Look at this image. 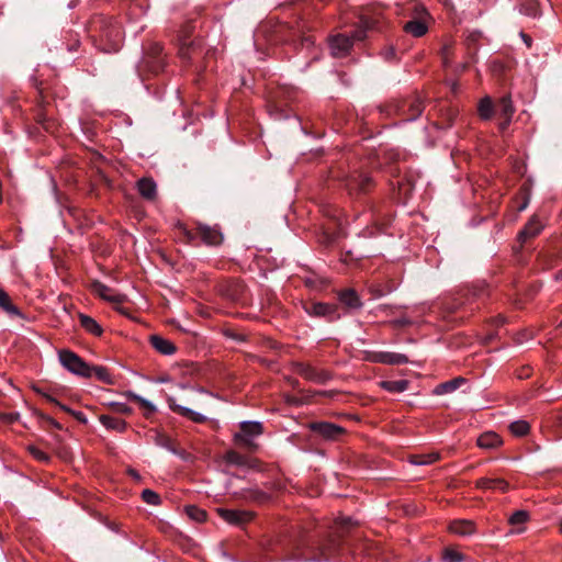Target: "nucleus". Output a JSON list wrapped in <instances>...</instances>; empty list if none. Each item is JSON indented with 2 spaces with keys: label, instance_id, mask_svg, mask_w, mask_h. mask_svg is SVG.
Segmentation results:
<instances>
[{
  "label": "nucleus",
  "instance_id": "39",
  "mask_svg": "<svg viewBox=\"0 0 562 562\" xmlns=\"http://www.w3.org/2000/svg\"><path fill=\"white\" fill-rule=\"evenodd\" d=\"M225 460L229 464H235V465H239V467H244L247 464L246 458L243 454H240L234 450H229L226 452Z\"/></svg>",
  "mask_w": 562,
  "mask_h": 562
},
{
  "label": "nucleus",
  "instance_id": "57",
  "mask_svg": "<svg viewBox=\"0 0 562 562\" xmlns=\"http://www.w3.org/2000/svg\"><path fill=\"white\" fill-rule=\"evenodd\" d=\"M520 37L522 38V41L527 45V47L530 48L531 44H532V38L528 34H526L524 32H520Z\"/></svg>",
  "mask_w": 562,
  "mask_h": 562
},
{
  "label": "nucleus",
  "instance_id": "60",
  "mask_svg": "<svg viewBox=\"0 0 562 562\" xmlns=\"http://www.w3.org/2000/svg\"><path fill=\"white\" fill-rule=\"evenodd\" d=\"M58 407H59L61 411H64V412H66V413H68V414H70V415H72V413H74V409H71L70 407H68L67 405H65V404H63V403H60V405H59Z\"/></svg>",
  "mask_w": 562,
  "mask_h": 562
},
{
  "label": "nucleus",
  "instance_id": "53",
  "mask_svg": "<svg viewBox=\"0 0 562 562\" xmlns=\"http://www.w3.org/2000/svg\"><path fill=\"white\" fill-rule=\"evenodd\" d=\"M72 416L81 424H87L88 419L82 412L74 411Z\"/></svg>",
  "mask_w": 562,
  "mask_h": 562
},
{
  "label": "nucleus",
  "instance_id": "9",
  "mask_svg": "<svg viewBox=\"0 0 562 562\" xmlns=\"http://www.w3.org/2000/svg\"><path fill=\"white\" fill-rule=\"evenodd\" d=\"M263 431L260 422H243L240 424V432L235 435V440L247 448L255 449L257 446L254 443L252 438L261 435Z\"/></svg>",
  "mask_w": 562,
  "mask_h": 562
},
{
  "label": "nucleus",
  "instance_id": "26",
  "mask_svg": "<svg viewBox=\"0 0 562 562\" xmlns=\"http://www.w3.org/2000/svg\"><path fill=\"white\" fill-rule=\"evenodd\" d=\"M92 289L105 301L112 302V303H122L125 299L124 295H108V292H110V288L103 284L102 282L95 280L92 282Z\"/></svg>",
  "mask_w": 562,
  "mask_h": 562
},
{
  "label": "nucleus",
  "instance_id": "43",
  "mask_svg": "<svg viewBox=\"0 0 562 562\" xmlns=\"http://www.w3.org/2000/svg\"><path fill=\"white\" fill-rule=\"evenodd\" d=\"M529 519V513L526 510H516L509 518L508 522L512 526L525 524Z\"/></svg>",
  "mask_w": 562,
  "mask_h": 562
},
{
  "label": "nucleus",
  "instance_id": "45",
  "mask_svg": "<svg viewBox=\"0 0 562 562\" xmlns=\"http://www.w3.org/2000/svg\"><path fill=\"white\" fill-rule=\"evenodd\" d=\"M108 406L114 413H117V414L130 415L132 413V411H133L132 407H130L125 403H120V402H110V403H108Z\"/></svg>",
  "mask_w": 562,
  "mask_h": 562
},
{
  "label": "nucleus",
  "instance_id": "19",
  "mask_svg": "<svg viewBox=\"0 0 562 562\" xmlns=\"http://www.w3.org/2000/svg\"><path fill=\"white\" fill-rule=\"evenodd\" d=\"M476 487L482 490H501L502 492L508 491V483L503 479H488L482 477L476 481Z\"/></svg>",
  "mask_w": 562,
  "mask_h": 562
},
{
  "label": "nucleus",
  "instance_id": "25",
  "mask_svg": "<svg viewBox=\"0 0 562 562\" xmlns=\"http://www.w3.org/2000/svg\"><path fill=\"white\" fill-rule=\"evenodd\" d=\"M79 321H80L81 327L89 334L94 335L97 337L102 335V333H103L102 327L91 316L80 313Z\"/></svg>",
  "mask_w": 562,
  "mask_h": 562
},
{
  "label": "nucleus",
  "instance_id": "11",
  "mask_svg": "<svg viewBox=\"0 0 562 562\" xmlns=\"http://www.w3.org/2000/svg\"><path fill=\"white\" fill-rule=\"evenodd\" d=\"M423 110V102L419 98L404 100L396 106L397 113L403 116L405 122L415 121L422 115Z\"/></svg>",
  "mask_w": 562,
  "mask_h": 562
},
{
  "label": "nucleus",
  "instance_id": "36",
  "mask_svg": "<svg viewBox=\"0 0 562 562\" xmlns=\"http://www.w3.org/2000/svg\"><path fill=\"white\" fill-rule=\"evenodd\" d=\"M154 441L157 446L162 447L175 454H178V450L176 449L172 440L168 436L161 432H156Z\"/></svg>",
  "mask_w": 562,
  "mask_h": 562
},
{
  "label": "nucleus",
  "instance_id": "5",
  "mask_svg": "<svg viewBox=\"0 0 562 562\" xmlns=\"http://www.w3.org/2000/svg\"><path fill=\"white\" fill-rule=\"evenodd\" d=\"M342 183L350 196L367 194L373 187V180L364 172L355 170L342 178Z\"/></svg>",
  "mask_w": 562,
  "mask_h": 562
},
{
  "label": "nucleus",
  "instance_id": "21",
  "mask_svg": "<svg viewBox=\"0 0 562 562\" xmlns=\"http://www.w3.org/2000/svg\"><path fill=\"white\" fill-rule=\"evenodd\" d=\"M502 443L501 437L494 431H486L477 438V446L482 449H494Z\"/></svg>",
  "mask_w": 562,
  "mask_h": 562
},
{
  "label": "nucleus",
  "instance_id": "34",
  "mask_svg": "<svg viewBox=\"0 0 562 562\" xmlns=\"http://www.w3.org/2000/svg\"><path fill=\"white\" fill-rule=\"evenodd\" d=\"M510 432L516 437L526 436L530 430V425L526 420H516L509 425Z\"/></svg>",
  "mask_w": 562,
  "mask_h": 562
},
{
  "label": "nucleus",
  "instance_id": "29",
  "mask_svg": "<svg viewBox=\"0 0 562 562\" xmlns=\"http://www.w3.org/2000/svg\"><path fill=\"white\" fill-rule=\"evenodd\" d=\"M427 30V25L420 20H412L404 25V31L414 35L415 37L425 35Z\"/></svg>",
  "mask_w": 562,
  "mask_h": 562
},
{
  "label": "nucleus",
  "instance_id": "55",
  "mask_svg": "<svg viewBox=\"0 0 562 562\" xmlns=\"http://www.w3.org/2000/svg\"><path fill=\"white\" fill-rule=\"evenodd\" d=\"M518 379L524 380L530 376V368H521V370L517 374Z\"/></svg>",
  "mask_w": 562,
  "mask_h": 562
},
{
  "label": "nucleus",
  "instance_id": "40",
  "mask_svg": "<svg viewBox=\"0 0 562 562\" xmlns=\"http://www.w3.org/2000/svg\"><path fill=\"white\" fill-rule=\"evenodd\" d=\"M291 32L293 33V36L291 37V41L294 43V45H296V42L299 41L300 42V45L302 47H310L314 44V41L312 38V36L310 35H302L301 32L299 31H292ZM286 41H290V38H286Z\"/></svg>",
  "mask_w": 562,
  "mask_h": 562
},
{
  "label": "nucleus",
  "instance_id": "47",
  "mask_svg": "<svg viewBox=\"0 0 562 562\" xmlns=\"http://www.w3.org/2000/svg\"><path fill=\"white\" fill-rule=\"evenodd\" d=\"M29 451L38 461L48 462L50 460V457L46 452L40 450L38 448H36L34 446H30Z\"/></svg>",
  "mask_w": 562,
  "mask_h": 562
},
{
  "label": "nucleus",
  "instance_id": "35",
  "mask_svg": "<svg viewBox=\"0 0 562 562\" xmlns=\"http://www.w3.org/2000/svg\"><path fill=\"white\" fill-rule=\"evenodd\" d=\"M479 113H480V116L484 120H488L492 117V115L494 113V105H493L492 100L488 97H486L480 101Z\"/></svg>",
  "mask_w": 562,
  "mask_h": 562
},
{
  "label": "nucleus",
  "instance_id": "31",
  "mask_svg": "<svg viewBox=\"0 0 562 562\" xmlns=\"http://www.w3.org/2000/svg\"><path fill=\"white\" fill-rule=\"evenodd\" d=\"M91 370V376L94 374V376L109 385H113L115 383L114 378L110 374L109 370L105 367L102 366H90Z\"/></svg>",
  "mask_w": 562,
  "mask_h": 562
},
{
  "label": "nucleus",
  "instance_id": "13",
  "mask_svg": "<svg viewBox=\"0 0 562 562\" xmlns=\"http://www.w3.org/2000/svg\"><path fill=\"white\" fill-rule=\"evenodd\" d=\"M198 236L207 246H218L223 241L222 233L206 224L198 223L196 225Z\"/></svg>",
  "mask_w": 562,
  "mask_h": 562
},
{
  "label": "nucleus",
  "instance_id": "56",
  "mask_svg": "<svg viewBox=\"0 0 562 562\" xmlns=\"http://www.w3.org/2000/svg\"><path fill=\"white\" fill-rule=\"evenodd\" d=\"M43 397H44L48 403L54 404V405H56L57 407L60 405V402H59L56 397H54V396H52V395H49V394H43Z\"/></svg>",
  "mask_w": 562,
  "mask_h": 562
},
{
  "label": "nucleus",
  "instance_id": "6",
  "mask_svg": "<svg viewBox=\"0 0 562 562\" xmlns=\"http://www.w3.org/2000/svg\"><path fill=\"white\" fill-rule=\"evenodd\" d=\"M307 427L315 436L326 441L338 440L346 432L344 427L329 422H312Z\"/></svg>",
  "mask_w": 562,
  "mask_h": 562
},
{
  "label": "nucleus",
  "instance_id": "41",
  "mask_svg": "<svg viewBox=\"0 0 562 562\" xmlns=\"http://www.w3.org/2000/svg\"><path fill=\"white\" fill-rule=\"evenodd\" d=\"M520 12L532 18H536L540 14L538 3L532 0L522 2L520 4Z\"/></svg>",
  "mask_w": 562,
  "mask_h": 562
},
{
  "label": "nucleus",
  "instance_id": "23",
  "mask_svg": "<svg viewBox=\"0 0 562 562\" xmlns=\"http://www.w3.org/2000/svg\"><path fill=\"white\" fill-rule=\"evenodd\" d=\"M465 382H467V380L462 376L451 379L449 381L438 384L434 390V394L442 395V394L451 393V392L456 391L457 389H459Z\"/></svg>",
  "mask_w": 562,
  "mask_h": 562
},
{
  "label": "nucleus",
  "instance_id": "54",
  "mask_svg": "<svg viewBox=\"0 0 562 562\" xmlns=\"http://www.w3.org/2000/svg\"><path fill=\"white\" fill-rule=\"evenodd\" d=\"M127 474L133 479L135 480L136 482H140L142 481V476L140 474L133 468H128L127 469Z\"/></svg>",
  "mask_w": 562,
  "mask_h": 562
},
{
  "label": "nucleus",
  "instance_id": "52",
  "mask_svg": "<svg viewBox=\"0 0 562 562\" xmlns=\"http://www.w3.org/2000/svg\"><path fill=\"white\" fill-rule=\"evenodd\" d=\"M412 462L417 465L430 464L431 460H428V456H415Z\"/></svg>",
  "mask_w": 562,
  "mask_h": 562
},
{
  "label": "nucleus",
  "instance_id": "49",
  "mask_svg": "<svg viewBox=\"0 0 562 562\" xmlns=\"http://www.w3.org/2000/svg\"><path fill=\"white\" fill-rule=\"evenodd\" d=\"M19 413H0V420L4 422L5 424H13L19 419Z\"/></svg>",
  "mask_w": 562,
  "mask_h": 562
},
{
  "label": "nucleus",
  "instance_id": "42",
  "mask_svg": "<svg viewBox=\"0 0 562 562\" xmlns=\"http://www.w3.org/2000/svg\"><path fill=\"white\" fill-rule=\"evenodd\" d=\"M142 499L149 504L157 506L161 503V497L155 491L146 488L142 492Z\"/></svg>",
  "mask_w": 562,
  "mask_h": 562
},
{
  "label": "nucleus",
  "instance_id": "32",
  "mask_svg": "<svg viewBox=\"0 0 562 562\" xmlns=\"http://www.w3.org/2000/svg\"><path fill=\"white\" fill-rule=\"evenodd\" d=\"M126 396L130 397L131 400L135 401L136 403H138L143 408L146 409L145 412V417H149L151 414H154L156 412V407L155 405L147 401L146 398L133 393L132 391H128L126 392Z\"/></svg>",
  "mask_w": 562,
  "mask_h": 562
},
{
  "label": "nucleus",
  "instance_id": "15",
  "mask_svg": "<svg viewBox=\"0 0 562 562\" xmlns=\"http://www.w3.org/2000/svg\"><path fill=\"white\" fill-rule=\"evenodd\" d=\"M370 361L385 364H403L408 362V358L403 353L380 351L374 352L369 358Z\"/></svg>",
  "mask_w": 562,
  "mask_h": 562
},
{
  "label": "nucleus",
  "instance_id": "38",
  "mask_svg": "<svg viewBox=\"0 0 562 562\" xmlns=\"http://www.w3.org/2000/svg\"><path fill=\"white\" fill-rule=\"evenodd\" d=\"M187 515L194 521L202 522L206 519V512L194 505H188L184 508Z\"/></svg>",
  "mask_w": 562,
  "mask_h": 562
},
{
  "label": "nucleus",
  "instance_id": "20",
  "mask_svg": "<svg viewBox=\"0 0 562 562\" xmlns=\"http://www.w3.org/2000/svg\"><path fill=\"white\" fill-rule=\"evenodd\" d=\"M0 308L11 316L24 318L23 313L11 302L9 294L2 288H0Z\"/></svg>",
  "mask_w": 562,
  "mask_h": 562
},
{
  "label": "nucleus",
  "instance_id": "64",
  "mask_svg": "<svg viewBox=\"0 0 562 562\" xmlns=\"http://www.w3.org/2000/svg\"><path fill=\"white\" fill-rule=\"evenodd\" d=\"M78 46H79V41H76L74 44H71V45L68 47V49H69V50H76Z\"/></svg>",
  "mask_w": 562,
  "mask_h": 562
},
{
  "label": "nucleus",
  "instance_id": "18",
  "mask_svg": "<svg viewBox=\"0 0 562 562\" xmlns=\"http://www.w3.org/2000/svg\"><path fill=\"white\" fill-rule=\"evenodd\" d=\"M542 229L541 223L533 216L525 225V227L518 234V240L525 243L529 238L536 237Z\"/></svg>",
  "mask_w": 562,
  "mask_h": 562
},
{
  "label": "nucleus",
  "instance_id": "12",
  "mask_svg": "<svg viewBox=\"0 0 562 562\" xmlns=\"http://www.w3.org/2000/svg\"><path fill=\"white\" fill-rule=\"evenodd\" d=\"M216 512L226 522L238 527L251 521L255 517V514L250 510L217 508Z\"/></svg>",
  "mask_w": 562,
  "mask_h": 562
},
{
  "label": "nucleus",
  "instance_id": "33",
  "mask_svg": "<svg viewBox=\"0 0 562 562\" xmlns=\"http://www.w3.org/2000/svg\"><path fill=\"white\" fill-rule=\"evenodd\" d=\"M381 386L390 392L401 393L407 390L408 381L407 380H397V381H382Z\"/></svg>",
  "mask_w": 562,
  "mask_h": 562
},
{
  "label": "nucleus",
  "instance_id": "4",
  "mask_svg": "<svg viewBox=\"0 0 562 562\" xmlns=\"http://www.w3.org/2000/svg\"><path fill=\"white\" fill-rule=\"evenodd\" d=\"M58 359L61 366L70 373L80 378H91L90 364L69 349L58 351Z\"/></svg>",
  "mask_w": 562,
  "mask_h": 562
},
{
  "label": "nucleus",
  "instance_id": "48",
  "mask_svg": "<svg viewBox=\"0 0 562 562\" xmlns=\"http://www.w3.org/2000/svg\"><path fill=\"white\" fill-rule=\"evenodd\" d=\"M35 415L41 419V420H44L46 422L47 424H49L52 427L58 429V430H61L63 427L61 425L56 422L54 418H52L50 416L42 413V412H38V411H35Z\"/></svg>",
  "mask_w": 562,
  "mask_h": 562
},
{
  "label": "nucleus",
  "instance_id": "59",
  "mask_svg": "<svg viewBox=\"0 0 562 562\" xmlns=\"http://www.w3.org/2000/svg\"><path fill=\"white\" fill-rule=\"evenodd\" d=\"M120 34V30L117 27H112L111 30L109 31H105V36L108 37H112V36H117Z\"/></svg>",
  "mask_w": 562,
  "mask_h": 562
},
{
  "label": "nucleus",
  "instance_id": "17",
  "mask_svg": "<svg viewBox=\"0 0 562 562\" xmlns=\"http://www.w3.org/2000/svg\"><path fill=\"white\" fill-rule=\"evenodd\" d=\"M137 189L139 194L149 201L155 200L157 195V186L151 178H142L137 181Z\"/></svg>",
  "mask_w": 562,
  "mask_h": 562
},
{
  "label": "nucleus",
  "instance_id": "30",
  "mask_svg": "<svg viewBox=\"0 0 562 562\" xmlns=\"http://www.w3.org/2000/svg\"><path fill=\"white\" fill-rule=\"evenodd\" d=\"M501 117H512L514 114V106L509 97H503L496 104L494 110Z\"/></svg>",
  "mask_w": 562,
  "mask_h": 562
},
{
  "label": "nucleus",
  "instance_id": "44",
  "mask_svg": "<svg viewBox=\"0 0 562 562\" xmlns=\"http://www.w3.org/2000/svg\"><path fill=\"white\" fill-rule=\"evenodd\" d=\"M247 498L249 501L262 504V503L268 502L270 496L260 490H252V491H249Z\"/></svg>",
  "mask_w": 562,
  "mask_h": 562
},
{
  "label": "nucleus",
  "instance_id": "16",
  "mask_svg": "<svg viewBox=\"0 0 562 562\" xmlns=\"http://www.w3.org/2000/svg\"><path fill=\"white\" fill-rule=\"evenodd\" d=\"M149 341L153 348L161 355L170 356L173 355L177 350V347L172 341L165 339L159 335H151L149 337Z\"/></svg>",
  "mask_w": 562,
  "mask_h": 562
},
{
  "label": "nucleus",
  "instance_id": "2",
  "mask_svg": "<svg viewBox=\"0 0 562 562\" xmlns=\"http://www.w3.org/2000/svg\"><path fill=\"white\" fill-rule=\"evenodd\" d=\"M382 19L378 13L362 14L359 19L358 27L351 35L336 34L328 38L330 54L335 58L346 57L353 45V41H363L369 32L382 30Z\"/></svg>",
  "mask_w": 562,
  "mask_h": 562
},
{
  "label": "nucleus",
  "instance_id": "24",
  "mask_svg": "<svg viewBox=\"0 0 562 562\" xmlns=\"http://www.w3.org/2000/svg\"><path fill=\"white\" fill-rule=\"evenodd\" d=\"M100 423L108 429L124 432L127 428V423L124 419L113 417L111 415H100Z\"/></svg>",
  "mask_w": 562,
  "mask_h": 562
},
{
  "label": "nucleus",
  "instance_id": "14",
  "mask_svg": "<svg viewBox=\"0 0 562 562\" xmlns=\"http://www.w3.org/2000/svg\"><path fill=\"white\" fill-rule=\"evenodd\" d=\"M167 402H168L169 408L173 413H177L178 415L186 417V418L192 420L193 423L203 424L207 420V418L203 414L198 413L189 407L177 404V402L173 397H168Z\"/></svg>",
  "mask_w": 562,
  "mask_h": 562
},
{
  "label": "nucleus",
  "instance_id": "28",
  "mask_svg": "<svg viewBox=\"0 0 562 562\" xmlns=\"http://www.w3.org/2000/svg\"><path fill=\"white\" fill-rule=\"evenodd\" d=\"M222 293L231 301L238 302L244 293V285L239 282H233L225 285Z\"/></svg>",
  "mask_w": 562,
  "mask_h": 562
},
{
  "label": "nucleus",
  "instance_id": "3",
  "mask_svg": "<svg viewBox=\"0 0 562 562\" xmlns=\"http://www.w3.org/2000/svg\"><path fill=\"white\" fill-rule=\"evenodd\" d=\"M191 30V25H186L179 33V56L184 63L195 65L203 57V48L200 40H190Z\"/></svg>",
  "mask_w": 562,
  "mask_h": 562
},
{
  "label": "nucleus",
  "instance_id": "58",
  "mask_svg": "<svg viewBox=\"0 0 562 562\" xmlns=\"http://www.w3.org/2000/svg\"><path fill=\"white\" fill-rule=\"evenodd\" d=\"M512 117H503V121L499 122V130L505 131L510 124Z\"/></svg>",
  "mask_w": 562,
  "mask_h": 562
},
{
  "label": "nucleus",
  "instance_id": "22",
  "mask_svg": "<svg viewBox=\"0 0 562 562\" xmlns=\"http://www.w3.org/2000/svg\"><path fill=\"white\" fill-rule=\"evenodd\" d=\"M338 299L340 303L349 308H360L362 305L359 295L352 289L341 291L338 295Z\"/></svg>",
  "mask_w": 562,
  "mask_h": 562
},
{
  "label": "nucleus",
  "instance_id": "46",
  "mask_svg": "<svg viewBox=\"0 0 562 562\" xmlns=\"http://www.w3.org/2000/svg\"><path fill=\"white\" fill-rule=\"evenodd\" d=\"M443 560L445 562H461L463 560V554L453 549L447 548L443 551Z\"/></svg>",
  "mask_w": 562,
  "mask_h": 562
},
{
  "label": "nucleus",
  "instance_id": "10",
  "mask_svg": "<svg viewBox=\"0 0 562 562\" xmlns=\"http://www.w3.org/2000/svg\"><path fill=\"white\" fill-rule=\"evenodd\" d=\"M294 368L297 374L314 383L325 384L333 378L329 371L319 370L308 363L297 362L294 364Z\"/></svg>",
  "mask_w": 562,
  "mask_h": 562
},
{
  "label": "nucleus",
  "instance_id": "63",
  "mask_svg": "<svg viewBox=\"0 0 562 562\" xmlns=\"http://www.w3.org/2000/svg\"><path fill=\"white\" fill-rule=\"evenodd\" d=\"M554 280L555 281H561L562 280V269L559 270L555 274H554Z\"/></svg>",
  "mask_w": 562,
  "mask_h": 562
},
{
  "label": "nucleus",
  "instance_id": "37",
  "mask_svg": "<svg viewBox=\"0 0 562 562\" xmlns=\"http://www.w3.org/2000/svg\"><path fill=\"white\" fill-rule=\"evenodd\" d=\"M481 37V32H471L467 38H465V45H467V48H468V53L474 57L477 53V41L480 40Z\"/></svg>",
  "mask_w": 562,
  "mask_h": 562
},
{
  "label": "nucleus",
  "instance_id": "8",
  "mask_svg": "<svg viewBox=\"0 0 562 562\" xmlns=\"http://www.w3.org/2000/svg\"><path fill=\"white\" fill-rule=\"evenodd\" d=\"M305 312L314 317H324L328 322H335L340 318L338 307L335 304L323 302H310L304 305Z\"/></svg>",
  "mask_w": 562,
  "mask_h": 562
},
{
  "label": "nucleus",
  "instance_id": "61",
  "mask_svg": "<svg viewBox=\"0 0 562 562\" xmlns=\"http://www.w3.org/2000/svg\"><path fill=\"white\" fill-rule=\"evenodd\" d=\"M372 292H373L374 296H376V297L384 295V292L380 289H375Z\"/></svg>",
  "mask_w": 562,
  "mask_h": 562
},
{
  "label": "nucleus",
  "instance_id": "50",
  "mask_svg": "<svg viewBox=\"0 0 562 562\" xmlns=\"http://www.w3.org/2000/svg\"><path fill=\"white\" fill-rule=\"evenodd\" d=\"M179 228H180L187 243H192L195 239V237L198 236V233L196 234L192 233L182 224H179Z\"/></svg>",
  "mask_w": 562,
  "mask_h": 562
},
{
  "label": "nucleus",
  "instance_id": "1",
  "mask_svg": "<svg viewBox=\"0 0 562 562\" xmlns=\"http://www.w3.org/2000/svg\"><path fill=\"white\" fill-rule=\"evenodd\" d=\"M350 517L344 518L335 533L312 535L304 528L293 530L284 543L288 560L295 562L328 561L331 553L345 540L349 527L353 526Z\"/></svg>",
  "mask_w": 562,
  "mask_h": 562
},
{
  "label": "nucleus",
  "instance_id": "62",
  "mask_svg": "<svg viewBox=\"0 0 562 562\" xmlns=\"http://www.w3.org/2000/svg\"><path fill=\"white\" fill-rule=\"evenodd\" d=\"M428 456V460H431V463L435 462L439 456L438 453H431V454H427Z\"/></svg>",
  "mask_w": 562,
  "mask_h": 562
},
{
  "label": "nucleus",
  "instance_id": "51",
  "mask_svg": "<svg viewBox=\"0 0 562 562\" xmlns=\"http://www.w3.org/2000/svg\"><path fill=\"white\" fill-rule=\"evenodd\" d=\"M382 55H383L384 59L387 60V61H391V60L395 59L396 53H395L394 46L386 47L383 50Z\"/></svg>",
  "mask_w": 562,
  "mask_h": 562
},
{
  "label": "nucleus",
  "instance_id": "7",
  "mask_svg": "<svg viewBox=\"0 0 562 562\" xmlns=\"http://www.w3.org/2000/svg\"><path fill=\"white\" fill-rule=\"evenodd\" d=\"M162 50L164 48L160 44L151 43L143 59V66L154 74L164 70L166 63Z\"/></svg>",
  "mask_w": 562,
  "mask_h": 562
},
{
  "label": "nucleus",
  "instance_id": "27",
  "mask_svg": "<svg viewBox=\"0 0 562 562\" xmlns=\"http://www.w3.org/2000/svg\"><path fill=\"white\" fill-rule=\"evenodd\" d=\"M450 530L457 535L469 536L474 532L475 527L471 520H456L451 522Z\"/></svg>",
  "mask_w": 562,
  "mask_h": 562
}]
</instances>
